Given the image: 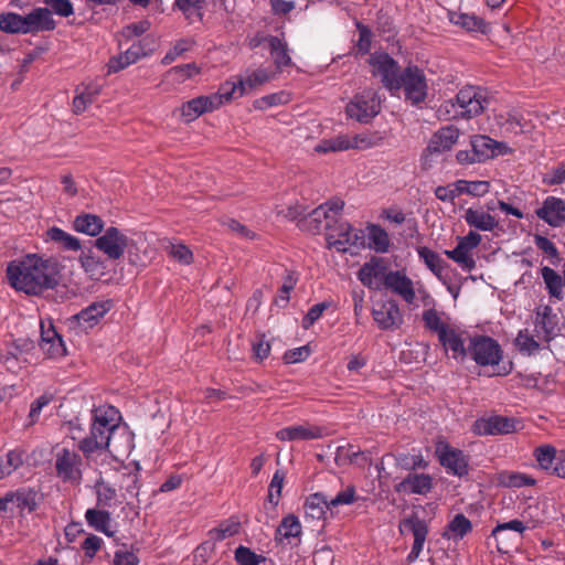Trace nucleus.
<instances>
[{"label": "nucleus", "mask_w": 565, "mask_h": 565, "mask_svg": "<svg viewBox=\"0 0 565 565\" xmlns=\"http://www.w3.org/2000/svg\"><path fill=\"white\" fill-rule=\"evenodd\" d=\"M134 246V241L117 227H108V260H118L126 250Z\"/></svg>", "instance_id": "31"}, {"label": "nucleus", "mask_w": 565, "mask_h": 565, "mask_svg": "<svg viewBox=\"0 0 565 565\" xmlns=\"http://www.w3.org/2000/svg\"><path fill=\"white\" fill-rule=\"evenodd\" d=\"M277 72L292 65L288 43L279 36L268 35L264 39Z\"/></svg>", "instance_id": "27"}, {"label": "nucleus", "mask_w": 565, "mask_h": 565, "mask_svg": "<svg viewBox=\"0 0 565 565\" xmlns=\"http://www.w3.org/2000/svg\"><path fill=\"white\" fill-rule=\"evenodd\" d=\"M543 182L548 185L562 184L565 182V163H559L553 168L545 177Z\"/></svg>", "instance_id": "64"}, {"label": "nucleus", "mask_w": 565, "mask_h": 565, "mask_svg": "<svg viewBox=\"0 0 565 565\" xmlns=\"http://www.w3.org/2000/svg\"><path fill=\"white\" fill-rule=\"evenodd\" d=\"M472 531L471 521L463 514H456L448 523L444 537L458 542Z\"/></svg>", "instance_id": "35"}, {"label": "nucleus", "mask_w": 565, "mask_h": 565, "mask_svg": "<svg viewBox=\"0 0 565 565\" xmlns=\"http://www.w3.org/2000/svg\"><path fill=\"white\" fill-rule=\"evenodd\" d=\"M468 353L481 366L497 365L502 359L500 344L490 337L478 335L470 339Z\"/></svg>", "instance_id": "8"}, {"label": "nucleus", "mask_w": 565, "mask_h": 565, "mask_svg": "<svg viewBox=\"0 0 565 565\" xmlns=\"http://www.w3.org/2000/svg\"><path fill=\"white\" fill-rule=\"evenodd\" d=\"M139 558L131 547L119 546L114 553V565H138Z\"/></svg>", "instance_id": "54"}, {"label": "nucleus", "mask_w": 565, "mask_h": 565, "mask_svg": "<svg viewBox=\"0 0 565 565\" xmlns=\"http://www.w3.org/2000/svg\"><path fill=\"white\" fill-rule=\"evenodd\" d=\"M451 21L455 24L460 25L461 28L468 31L479 30L482 25L481 19L477 18L476 15H470L467 13L455 14L451 18Z\"/></svg>", "instance_id": "59"}, {"label": "nucleus", "mask_w": 565, "mask_h": 565, "mask_svg": "<svg viewBox=\"0 0 565 565\" xmlns=\"http://www.w3.org/2000/svg\"><path fill=\"white\" fill-rule=\"evenodd\" d=\"M355 500V488L353 486H348L342 489L334 498L329 500V504H331V508H335L338 505L352 504Z\"/></svg>", "instance_id": "62"}, {"label": "nucleus", "mask_w": 565, "mask_h": 565, "mask_svg": "<svg viewBox=\"0 0 565 565\" xmlns=\"http://www.w3.org/2000/svg\"><path fill=\"white\" fill-rule=\"evenodd\" d=\"M459 136L457 127L452 125L441 127L431 136L425 152L433 156L449 151L457 143Z\"/></svg>", "instance_id": "22"}, {"label": "nucleus", "mask_w": 565, "mask_h": 565, "mask_svg": "<svg viewBox=\"0 0 565 565\" xmlns=\"http://www.w3.org/2000/svg\"><path fill=\"white\" fill-rule=\"evenodd\" d=\"M331 509V504H329L327 498L321 493L311 494L305 503L306 516L313 520L324 518L326 512Z\"/></svg>", "instance_id": "38"}, {"label": "nucleus", "mask_w": 565, "mask_h": 565, "mask_svg": "<svg viewBox=\"0 0 565 565\" xmlns=\"http://www.w3.org/2000/svg\"><path fill=\"white\" fill-rule=\"evenodd\" d=\"M471 148L478 162H484L500 154L510 153L511 148L504 143L491 139L484 135H477L471 138Z\"/></svg>", "instance_id": "21"}, {"label": "nucleus", "mask_w": 565, "mask_h": 565, "mask_svg": "<svg viewBox=\"0 0 565 565\" xmlns=\"http://www.w3.org/2000/svg\"><path fill=\"white\" fill-rule=\"evenodd\" d=\"M302 526L299 519L294 514H288L282 518L280 524L276 529L275 541L279 544L295 545L300 541Z\"/></svg>", "instance_id": "29"}, {"label": "nucleus", "mask_w": 565, "mask_h": 565, "mask_svg": "<svg viewBox=\"0 0 565 565\" xmlns=\"http://www.w3.org/2000/svg\"><path fill=\"white\" fill-rule=\"evenodd\" d=\"M266 558L263 555L254 553L250 548L239 545L235 550V561L239 565H259Z\"/></svg>", "instance_id": "52"}, {"label": "nucleus", "mask_w": 565, "mask_h": 565, "mask_svg": "<svg viewBox=\"0 0 565 565\" xmlns=\"http://www.w3.org/2000/svg\"><path fill=\"white\" fill-rule=\"evenodd\" d=\"M47 237L61 245L66 250H78L81 248V242L75 236L64 232L58 227H52L46 232Z\"/></svg>", "instance_id": "44"}, {"label": "nucleus", "mask_w": 565, "mask_h": 565, "mask_svg": "<svg viewBox=\"0 0 565 565\" xmlns=\"http://www.w3.org/2000/svg\"><path fill=\"white\" fill-rule=\"evenodd\" d=\"M6 274L9 285L17 291L39 296L60 284L61 265L53 257L28 254L22 259L10 262Z\"/></svg>", "instance_id": "1"}, {"label": "nucleus", "mask_w": 565, "mask_h": 565, "mask_svg": "<svg viewBox=\"0 0 565 565\" xmlns=\"http://www.w3.org/2000/svg\"><path fill=\"white\" fill-rule=\"evenodd\" d=\"M87 524L106 534V512L96 509H88L85 513Z\"/></svg>", "instance_id": "55"}, {"label": "nucleus", "mask_w": 565, "mask_h": 565, "mask_svg": "<svg viewBox=\"0 0 565 565\" xmlns=\"http://www.w3.org/2000/svg\"><path fill=\"white\" fill-rule=\"evenodd\" d=\"M347 115L359 122H367L381 110V99L377 92L365 89L347 105Z\"/></svg>", "instance_id": "7"}, {"label": "nucleus", "mask_w": 565, "mask_h": 565, "mask_svg": "<svg viewBox=\"0 0 565 565\" xmlns=\"http://www.w3.org/2000/svg\"><path fill=\"white\" fill-rule=\"evenodd\" d=\"M56 28L49 8H34L25 15L14 12L0 14V30L7 33H32L53 31Z\"/></svg>", "instance_id": "3"}, {"label": "nucleus", "mask_w": 565, "mask_h": 565, "mask_svg": "<svg viewBox=\"0 0 565 565\" xmlns=\"http://www.w3.org/2000/svg\"><path fill=\"white\" fill-rule=\"evenodd\" d=\"M282 483H284V473L280 471H276L274 473L270 484L268 487V500L274 505H277L279 502Z\"/></svg>", "instance_id": "61"}, {"label": "nucleus", "mask_w": 565, "mask_h": 565, "mask_svg": "<svg viewBox=\"0 0 565 565\" xmlns=\"http://www.w3.org/2000/svg\"><path fill=\"white\" fill-rule=\"evenodd\" d=\"M367 231V245L376 253H387L390 249L391 241L387 232L376 224H370Z\"/></svg>", "instance_id": "37"}, {"label": "nucleus", "mask_w": 565, "mask_h": 565, "mask_svg": "<svg viewBox=\"0 0 565 565\" xmlns=\"http://www.w3.org/2000/svg\"><path fill=\"white\" fill-rule=\"evenodd\" d=\"M99 93L97 87L87 86L82 89L73 99V110L75 114L83 113L87 105L93 103L95 95Z\"/></svg>", "instance_id": "50"}, {"label": "nucleus", "mask_w": 565, "mask_h": 565, "mask_svg": "<svg viewBox=\"0 0 565 565\" xmlns=\"http://www.w3.org/2000/svg\"><path fill=\"white\" fill-rule=\"evenodd\" d=\"M45 8H49L51 12L67 18L74 13L73 4L70 0H43Z\"/></svg>", "instance_id": "60"}, {"label": "nucleus", "mask_w": 565, "mask_h": 565, "mask_svg": "<svg viewBox=\"0 0 565 565\" xmlns=\"http://www.w3.org/2000/svg\"><path fill=\"white\" fill-rule=\"evenodd\" d=\"M239 531V523L236 521L228 520L221 523L217 527L210 531L213 539L222 541L226 537L237 534Z\"/></svg>", "instance_id": "53"}, {"label": "nucleus", "mask_w": 565, "mask_h": 565, "mask_svg": "<svg viewBox=\"0 0 565 565\" xmlns=\"http://www.w3.org/2000/svg\"><path fill=\"white\" fill-rule=\"evenodd\" d=\"M417 254L431 273L440 281L446 284L445 271L448 269L449 265L440 257V255L425 246L417 248Z\"/></svg>", "instance_id": "34"}, {"label": "nucleus", "mask_w": 565, "mask_h": 565, "mask_svg": "<svg viewBox=\"0 0 565 565\" xmlns=\"http://www.w3.org/2000/svg\"><path fill=\"white\" fill-rule=\"evenodd\" d=\"M275 77V73L268 68H254L246 70L244 75L241 76V94H247L248 92L258 88Z\"/></svg>", "instance_id": "32"}, {"label": "nucleus", "mask_w": 565, "mask_h": 565, "mask_svg": "<svg viewBox=\"0 0 565 565\" xmlns=\"http://www.w3.org/2000/svg\"><path fill=\"white\" fill-rule=\"evenodd\" d=\"M521 428L518 419L499 415L477 419L472 426L473 433L479 436L512 434Z\"/></svg>", "instance_id": "12"}, {"label": "nucleus", "mask_w": 565, "mask_h": 565, "mask_svg": "<svg viewBox=\"0 0 565 565\" xmlns=\"http://www.w3.org/2000/svg\"><path fill=\"white\" fill-rule=\"evenodd\" d=\"M541 274L550 296L562 300L564 297V276L562 277L547 266L542 268Z\"/></svg>", "instance_id": "40"}, {"label": "nucleus", "mask_w": 565, "mask_h": 565, "mask_svg": "<svg viewBox=\"0 0 565 565\" xmlns=\"http://www.w3.org/2000/svg\"><path fill=\"white\" fill-rule=\"evenodd\" d=\"M367 62L372 75L380 77L386 89L392 93L401 89L399 66L391 55L385 52H374L370 55Z\"/></svg>", "instance_id": "6"}, {"label": "nucleus", "mask_w": 565, "mask_h": 565, "mask_svg": "<svg viewBox=\"0 0 565 565\" xmlns=\"http://www.w3.org/2000/svg\"><path fill=\"white\" fill-rule=\"evenodd\" d=\"M81 260L85 271L93 279L97 280L104 276L106 266L98 256L94 255L93 249H88V252L82 256Z\"/></svg>", "instance_id": "43"}, {"label": "nucleus", "mask_w": 565, "mask_h": 565, "mask_svg": "<svg viewBox=\"0 0 565 565\" xmlns=\"http://www.w3.org/2000/svg\"><path fill=\"white\" fill-rule=\"evenodd\" d=\"M106 315V303L103 301L93 302L70 318L73 328L82 332H88L98 326Z\"/></svg>", "instance_id": "18"}, {"label": "nucleus", "mask_w": 565, "mask_h": 565, "mask_svg": "<svg viewBox=\"0 0 565 565\" xmlns=\"http://www.w3.org/2000/svg\"><path fill=\"white\" fill-rule=\"evenodd\" d=\"M480 242L481 235L475 231H470L466 236L458 238V244L455 249L445 250V254L461 268L471 270L476 266L471 252L478 247Z\"/></svg>", "instance_id": "13"}, {"label": "nucleus", "mask_w": 565, "mask_h": 565, "mask_svg": "<svg viewBox=\"0 0 565 565\" xmlns=\"http://www.w3.org/2000/svg\"><path fill=\"white\" fill-rule=\"evenodd\" d=\"M372 316L377 327L382 330H395L403 323V315L394 300L379 303L373 308Z\"/></svg>", "instance_id": "20"}, {"label": "nucleus", "mask_w": 565, "mask_h": 565, "mask_svg": "<svg viewBox=\"0 0 565 565\" xmlns=\"http://www.w3.org/2000/svg\"><path fill=\"white\" fill-rule=\"evenodd\" d=\"M384 285L394 294L401 296L407 303L414 302L416 298L414 284L404 273L399 270L388 271L384 276Z\"/></svg>", "instance_id": "25"}, {"label": "nucleus", "mask_w": 565, "mask_h": 565, "mask_svg": "<svg viewBox=\"0 0 565 565\" xmlns=\"http://www.w3.org/2000/svg\"><path fill=\"white\" fill-rule=\"evenodd\" d=\"M500 486L507 488H522L535 484V479L531 476L518 471H501L498 475Z\"/></svg>", "instance_id": "41"}, {"label": "nucleus", "mask_w": 565, "mask_h": 565, "mask_svg": "<svg viewBox=\"0 0 565 565\" xmlns=\"http://www.w3.org/2000/svg\"><path fill=\"white\" fill-rule=\"evenodd\" d=\"M401 532L409 531L414 536V543L409 554L407 555V561L409 563L415 562L423 548L428 534V526L425 520L420 519L417 514H412L408 518L404 519L399 524Z\"/></svg>", "instance_id": "14"}, {"label": "nucleus", "mask_w": 565, "mask_h": 565, "mask_svg": "<svg viewBox=\"0 0 565 565\" xmlns=\"http://www.w3.org/2000/svg\"><path fill=\"white\" fill-rule=\"evenodd\" d=\"M456 105L460 110L452 115L454 118L457 116L471 118L480 115L488 105V99L482 88L468 85L462 87L456 95V104L451 100L446 102L441 105L440 110L444 108L446 113L449 114L448 107H455Z\"/></svg>", "instance_id": "5"}, {"label": "nucleus", "mask_w": 565, "mask_h": 565, "mask_svg": "<svg viewBox=\"0 0 565 565\" xmlns=\"http://www.w3.org/2000/svg\"><path fill=\"white\" fill-rule=\"evenodd\" d=\"M348 135H339L330 139H323L316 147L317 152L344 151L350 149Z\"/></svg>", "instance_id": "46"}, {"label": "nucleus", "mask_w": 565, "mask_h": 565, "mask_svg": "<svg viewBox=\"0 0 565 565\" xmlns=\"http://www.w3.org/2000/svg\"><path fill=\"white\" fill-rule=\"evenodd\" d=\"M329 307H330L329 302H319V303L313 305L308 310L307 315L305 316V318L302 320V327L305 329H309L310 327H312L315 324V322L320 319L323 311L326 309H328Z\"/></svg>", "instance_id": "63"}, {"label": "nucleus", "mask_w": 565, "mask_h": 565, "mask_svg": "<svg viewBox=\"0 0 565 565\" xmlns=\"http://www.w3.org/2000/svg\"><path fill=\"white\" fill-rule=\"evenodd\" d=\"M364 235L361 230L353 228L344 222L339 227L328 234V242L339 252H348L350 247L363 246Z\"/></svg>", "instance_id": "16"}, {"label": "nucleus", "mask_w": 565, "mask_h": 565, "mask_svg": "<svg viewBox=\"0 0 565 565\" xmlns=\"http://www.w3.org/2000/svg\"><path fill=\"white\" fill-rule=\"evenodd\" d=\"M439 462L455 476L462 477L468 473V461L463 452L450 447L448 444H439L436 448Z\"/></svg>", "instance_id": "19"}, {"label": "nucleus", "mask_w": 565, "mask_h": 565, "mask_svg": "<svg viewBox=\"0 0 565 565\" xmlns=\"http://www.w3.org/2000/svg\"><path fill=\"white\" fill-rule=\"evenodd\" d=\"M132 447V431L122 420L119 409L108 405V454L120 461L130 454Z\"/></svg>", "instance_id": "4"}, {"label": "nucleus", "mask_w": 565, "mask_h": 565, "mask_svg": "<svg viewBox=\"0 0 565 565\" xmlns=\"http://www.w3.org/2000/svg\"><path fill=\"white\" fill-rule=\"evenodd\" d=\"M73 227L76 232L89 236L98 235L104 228L103 220L94 214L77 215L73 222Z\"/></svg>", "instance_id": "36"}, {"label": "nucleus", "mask_w": 565, "mask_h": 565, "mask_svg": "<svg viewBox=\"0 0 565 565\" xmlns=\"http://www.w3.org/2000/svg\"><path fill=\"white\" fill-rule=\"evenodd\" d=\"M40 348L51 359L64 356L66 353L64 342L52 324L45 328L41 323Z\"/></svg>", "instance_id": "28"}, {"label": "nucleus", "mask_w": 565, "mask_h": 565, "mask_svg": "<svg viewBox=\"0 0 565 565\" xmlns=\"http://www.w3.org/2000/svg\"><path fill=\"white\" fill-rule=\"evenodd\" d=\"M405 99L412 105H419L427 97V82L424 72L417 66H408L399 77Z\"/></svg>", "instance_id": "9"}, {"label": "nucleus", "mask_w": 565, "mask_h": 565, "mask_svg": "<svg viewBox=\"0 0 565 565\" xmlns=\"http://www.w3.org/2000/svg\"><path fill=\"white\" fill-rule=\"evenodd\" d=\"M150 26L151 23L148 20H141L135 23H130L122 28V30L119 33V36L126 40H130L134 36H140L143 33H146L150 29Z\"/></svg>", "instance_id": "58"}, {"label": "nucleus", "mask_w": 565, "mask_h": 565, "mask_svg": "<svg viewBox=\"0 0 565 565\" xmlns=\"http://www.w3.org/2000/svg\"><path fill=\"white\" fill-rule=\"evenodd\" d=\"M323 436L321 427L305 423L287 426L276 433V438L281 441H303L319 439Z\"/></svg>", "instance_id": "23"}, {"label": "nucleus", "mask_w": 565, "mask_h": 565, "mask_svg": "<svg viewBox=\"0 0 565 565\" xmlns=\"http://www.w3.org/2000/svg\"><path fill=\"white\" fill-rule=\"evenodd\" d=\"M82 458L67 448H63L55 455V473L63 482L78 484L82 480Z\"/></svg>", "instance_id": "10"}, {"label": "nucleus", "mask_w": 565, "mask_h": 565, "mask_svg": "<svg viewBox=\"0 0 565 565\" xmlns=\"http://www.w3.org/2000/svg\"><path fill=\"white\" fill-rule=\"evenodd\" d=\"M557 326L556 315L553 313L551 307L545 306L536 313V328L540 329L545 339L548 341L555 333Z\"/></svg>", "instance_id": "42"}, {"label": "nucleus", "mask_w": 565, "mask_h": 565, "mask_svg": "<svg viewBox=\"0 0 565 565\" xmlns=\"http://www.w3.org/2000/svg\"><path fill=\"white\" fill-rule=\"evenodd\" d=\"M153 43V39L150 36H146L145 39L135 42L131 46H129L125 53L119 54L117 57H113L108 61V74L116 73L125 67L136 63L142 56L148 55L150 49L147 46Z\"/></svg>", "instance_id": "17"}, {"label": "nucleus", "mask_w": 565, "mask_h": 565, "mask_svg": "<svg viewBox=\"0 0 565 565\" xmlns=\"http://www.w3.org/2000/svg\"><path fill=\"white\" fill-rule=\"evenodd\" d=\"M384 270L383 262L379 258H372L360 268L358 277L364 286L371 288L374 280L384 275Z\"/></svg>", "instance_id": "39"}, {"label": "nucleus", "mask_w": 565, "mask_h": 565, "mask_svg": "<svg viewBox=\"0 0 565 565\" xmlns=\"http://www.w3.org/2000/svg\"><path fill=\"white\" fill-rule=\"evenodd\" d=\"M422 319L426 330L436 333L439 343L446 353H450L451 358L463 362L468 355L466 341L469 333L459 326L451 323L446 319L444 312H439L434 308L426 309L422 313Z\"/></svg>", "instance_id": "2"}, {"label": "nucleus", "mask_w": 565, "mask_h": 565, "mask_svg": "<svg viewBox=\"0 0 565 565\" xmlns=\"http://www.w3.org/2000/svg\"><path fill=\"white\" fill-rule=\"evenodd\" d=\"M217 97H211V95L199 96L182 105L181 116L184 121L191 122L199 118L201 115L217 109Z\"/></svg>", "instance_id": "26"}, {"label": "nucleus", "mask_w": 565, "mask_h": 565, "mask_svg": "<svg viewBox=\"0 0 565 565\" xmlns=\"http://www.w3.org/2000/svg\"><path fill=\"white\" fill-rule=\"evenodd\" d=\"M290 98L288 93L278 92L256 99L254 102V107L257 109H267L273 106L287 104Z\"/></svg>", "instance_id": "51"}, {"label": "nucleus", "mask_w": 565, "mask_h": 565, "mask_svg": "<svg viewBox=\"0 0 565 565\" xmlns=\"http://www.w3.org/2000/svg\"><path fill=\"white\" fill-rule=\"evenodd\" d=\"M193 42L191 40L182 39L178 41L172 49H170L166 55L163 56L161 63L163 65H169L177 60L181 54L189 51L192 46Z\"/></svg>", "instance_id": "56"}, {"label": "nucleus", "mask_w": 565, "mask_h": 565, "mask_svg": "<svg viewBox=\"0 0 565 565\" xmlns=\"http://www.w3.org/2000/svg\"><path fill=\"white\" fill-rule=\"evenodd\" d=\"M535 213L539 218L550 226L559 227L565 222V201L559 198L547 196Z\"/></svg>", "instance_id": "24"}, {"label": "nucleus", "mask_w": 565, "mask_h": 565, "mask_svg": "<svg viewBox=\"0 0 565 565\" xmlns=\"http://www.w3.org/2000/svg\"><path fill=\"white\" fill-rule=\"evenodd\" d=\"M433 488V479L426 473H409L397 486V492L426 494Z\"/></svg>", "instance_id": "30"}, {"label": "nucleus", "mask_w": 565, "mask_h": 565, "mask_svg": "<svg viewBox=\"0 0 565 565\" xmlns=\"http://www.w3.org/2000/svg\"><path fill=\"white\" fill-rule=\"evenodd\" d=\"M539 466L543 470L553 469V463L557 458L555 447L551 445H542L535 448L533 452Z\"/></svg>", "instance_id": "47"}, {"label": "nucleus", "mask_w": 565, "mask_h": 565, "mask_svg": "<svg viewBox=\"0 0 565 565\" xmlns=\"http://www.w3.org/2000/svg\"><path fill=\"white\" fill-rule=\"evenodd\" d=\"M463 218L470 227L482 232H491L498 226L494 216L479 209L469 207Z\"/></svg>", "instance_id": "33"}, {"label": "nucleus", "mask_w": 565, "mask_h": 565, "mask_svg": "<svg viewBox=\"0 0 565 565\" xmlns=\"http://www.w3.org/2000/svg\"><path fill=\"white\" fill-rule=\"evenodd\" d=\"M106 412L95 409L94 424L90 436L79 443V449L86 457H90L95 451H102L106 447Z\"/></svg>", "instance_id": "15"}, {"label": "nucleus", "mask_w": 565, "mask_h": 565, "mask_svg": "<svg viewBox=\"0 0 565 565\" xmlns=\"http://www.w3.org/2000/svg\"><path fill=\"white\" fill-rule=\"evenodd\" d=\"M0 460L4 477L10 476L23 465V451L19 449L10 450L4 457H0Z\"/></svg>", "instance_id": "49"}, {"label": "nucleus", "mask_w": 565, "mask_h": 565, "mask_svg": "<svg viewBox=\"0 0 565 565\" xmlns=\"http://www.w3.org/2000/svg\"><path fill=\"white\" fill-rule=\"evenodd\" d=\"M241 78L237 82H225L221 85L217 93L211 94V97H217L218 104L217 108H220L225 103H228L235 98L243 96L241 94Z\"/></svg>", "instance_id": "45"}, {"label": "nucleus", "mask_w": 565, "mask_h": 565, "mask_svg": "<svg viewBox=\"0 0 565 565\" xmlns=\"http://www.w3.org/2000/svg\"><path fill=\"white\" fill-rule=\"evenodd\" d=\"M515 344L521 352L532 354L540 349L539 342L525 330L520 331Z\"/></svg>", "instance_id": "57"}, {"label": "nucleus", "mask_w": 565, "mask_h": 565, "mask_svg": "<svg viewBox=\"0 0 565 565\" xmlns=\"http://www.w3.org/2000/svg\"><path fill=\"white\" fill-rule=\"evenodd\" d=\"M350 149L364 150L377 146L381 137L375 134L362 132L353 136L348 135Z\"/></svg>", "instance_id": "48"}, {"label": "nucleus", "mask_w": 565, "mask_h": 565, "mask_svg": "<svg viewBox=\"0 0 565 565\" xmlns=\"http://www.w3.org/2000/svg\"><path fill=\"white\" fill-rule=\"evenodd\" d=\"M526 530L524 523L520 520H511L505 523H499L491 532V536L497 541V550L500 553H508L522 539Z\"/></svg>", "instance_id": "11"}]
</instances>
